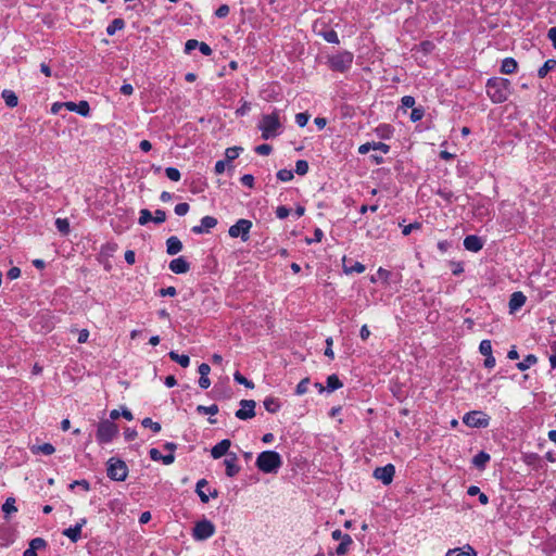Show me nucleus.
<instances>
[{
  "instance_id": "obj_7",
  "label": "nucleus",
  "mask_w": 556,
  "mask_h": 556,
  "mask_svg": "<svg viewBox=\"0 0 556 556\" xmlns=\"http://www.w3.org/2000/svg\"><path fill=\"white\" fill-rule=\"evenodd\" d=\"M463 422L470 428H486L490 425V417L481 410H471L464 415Z\"/></svg>"
},
{
  "instance_id": "obj_5",
  "label": "nucleus",
  "mask_w": 556,
  "mask_h": 556,
  "mask_svg": "<svg viewBox=\"0 0 556 556\" xmlns=\"http://www.w3.org/2000/svg\"><path fill=\"white\" fill-rule=\"evenodd\" d=\"M354 55L350 51H341L328 58V65L333 72L345 73L353 63Z\"/></svg>"
},
{
  "instance_id": "obj_44",
  "label": "nucleus",
  "mask_w": 556,
  "mask_h": 556,
  "mask_svg": "<svg viewBox=\"0 0 556 556\" xmlns=\"http://www.w3.org/2000/svg\"><path fill=\"white\" fill-rule=\"evenodd\" d=\"M308 172V163L305 160H298L295 162V173L300 176L306 175Z\"/></svg>"
},
{
  "instance_id": "obj_35",
  "label": "nucleus",
  "mask_w": 556,
  "mask_h": 556,
  "mask_svg": "<svg viewBox=\"0 0 556 556\" xmlns=\"http://www.w3.org/2000/svg\"><path fill=\"white\" fill-rule=\"evenodd\" d=\"M35 454L42 453L45 455H51L55 452V447L51 443H43L33 447Z\"/></svg>"
},
{
  "instance_id": "obj_19",
  "label": "nucleus",
  "mask_w": 556,
  "mask_h": 556,
  "mask_svg": "<svg viewBox=\"0 0 556 556\" xmlns=\"http://www.w3.org/2000/svg\"><path fill=\"white\" fill-rule=\"evenodd\" d=\"M47 546V542L42 538H35L30 540L29 546L24 551L23 556H37L38 549H43Z\"/></svg>"
},
{
  "instance_id": "obj_36",
  "label": "nucleus",
  "mask_w": 556,
  "mask_h": 556,
  "mask_svg": "<svg viewBox=\"0 0 556 556\" xmlns=\"http://www.w3.org/2000/svg\"><path fill=\"white\" fill-rule=\"evenodd\" d=\"M376 132L381 139H389L392 136L393 130L390 125L382 124L376 128Z\"/></svg>"
},
{
  "instance_id": "obj_39",
  "label": "nucleus",
  "mask_w": 556,
  "mask_h": 556,
  "mask_svg": "<svg viewBox=\"0 0 556 556\" xmlns=\"http://www.w3.org/2000/svg\"><path fill=\"white\" fill-rule=\"evenodd\" d=\"M141 425L144 428L151 429L154 433H157L161 431L162 427L160 422L153 421L150 417H146L141 420Z\"/></svg>"
},
{
  "instance_id": "obj_11",
  "label": "nucleus",
  "mask_w": 556,
  "mask_h": 556,
  "mask_svg": "<svg viewBox=\"0 0 556 556\" xmlns=\"http://www.w3.org/2000/svg\"><path fill=\"white\" fill-rule=\"evenodd\" d=\"M395 473V467L392 464H388L383 467H377L374 470V477L380 480L383 484L388 485L392 482Z\"/></svg>"
},
{
  "instance_id": "obj_6",
  "label": "nucleus",
  "mask_w": 556,
  "mask_h": 556,
  "mask_svg": "<svg viewBox=\"0 0 556 556\" xmlns=\"http://www.w3.org/2000/svg\"><path fill=\"white\" fill-rule=\"evenodd\" d=\"M106 475L113 481H125L128 476V467L124 460L111 457L108 460Z\"/></svg>"
},
{
  "instance_id": "obj_59",
  "label": "nucleus",
  "mask_w": 556,
  "mask_h": 556,
  "mask_svg": "<svg viewBox=\"0 0 556 556\" xmlns=\"http://www.w3.org/2000/svg\"><path fill=\"white\" fill-rule=\"evenodd\" d=\"M420 228H421V224L418 222H415V223L404 226L402 229V233L404 236H408L413 230L420 229Z\"/></svg>"
},
{
  "instance_id": "obj_13",
  "label": "nucleus",
  "mask_w": 556,
  "mask_h": 556,
  "mask_svg": "<svg viewBox=\"0 0 556 556\" xmlns=\"http://www.w3.org/2000/svg\"><path fill=\"white\" fill-rule=\"evenodd\" d=\"M87 523L86 518H81L75 526L66 528L62 531V534L68 538L73 543H76L81 538V529Z\"/></svg>"
},
{
  "instance_id": "obj_29",
  "label": "nucleus",
  "mask_w": 556,
  "mask_h": 556,
  "mask_svg": "<svg viewBox=\"0 0 556 556\" xmlns=\"http://www.w3.org/2000/svg\"><path fill=\"white\" fill-rule=\"evenodd\" d=\"M125 27V21L123 18H114L106 27V34L109 36L115 35L116 31L122 30Z\"/></svg>"
},
{
  "instance_id": "obj_45",
  "label": "nucleus",
  "mask_w": 556,
  "mask_h": 556,
  "mask_svg": "<svg viewBox=\"0 0 556 556\" xmlns=\"http://www.w3.org/2000/svg\"><path fill=\"white\" fill-rule=\"evenodd\" d=\"M309 382H311V381H309V378H304V379H302V380L298 383V386H296V388H295V394H296V395H303V394H305V393L307 392V390H308Z\"/></svg>"
},
{
  "instance_id": "obj_9",
  "label": "nucleus",
  "mask_w": 556,
  "mask_h": 556,
  "mask_svg": "<svg viewBox=\"0 0 556 556\" xmlns=\"http://www.w3.org/2000/svg\"><path fill=\"white\" fill-rule=\"evenodd\" d=\"M252 226L251 220L241 218L229 227L228 235L231 238H240L243 242H247L250 239V230Z\"/></svg>"
},
{
  "instance_id": "obj_49",
  "label": "nucleus",
  "mask_w": 556,
  "mask_h": 556,
  "mask_svg": "<svg viewBox=\"0 0 556 556\" xmlns=\"http://www.w3.org/2000/svg\"><path fill=\"white\" fill-rule=\"evenodd\" d=\"M479 352L486 356L489 354H492V343L490 340L485 339V340H482L479 344Z\"/></svg>"
},
{
  "instance_id": "obj_62",
  "label": "nucleus",
  "mask_w": 556,
  "mask_h": 556,
  "mask_svg": "<svg viewBox=\"0 0 556 556\" xmlns=\"http://www.w3.org/2000/svg\"><path fill=\"white\" fill-rule=\"evenodd\" d=\"M377 277L379 280H382L383 282H388L391 277V271H389L382 267H379L377 270Z\"/></svg>"
},
{
  "instance_id": "obj_58",
  "label": "nucleus",
  "mask_w": 556,
  "mask_h": 556,
  "mask_svg": "<svg viewBox=\"0 0 556 556\" xmlns=\"http://www.w3.org/2000/svg\"><path fill=\"white\" fill-rule=\"evenodd\" d=\"M229 11H230V9H229L228 4H222L215 11V15L218 18H224L229 14Z\"/></svg>"
},
{
  "instance_id": "obj_3",
  "label": "nucleus",
  "mask_w": 556,
  "mask_h": 556,
  "mask_svg": "<svg viewBox=\"0 0 556 556\" xmlns=\"http://www.w3.org/2000/svg\"><path fill=\"white\" fill-rule=\"evenodd\" d=\"M258 128L262 131V138L264 140L279 136L281 132L282 124L280 123L278 112L263 115L262 119L260 121Z\"/></svg>"
},
{
  "instance_id": "obj_53",
  "label": "nucleus",
  "mask_w": 556,
  "mask_h": 556,
  "mask_svg": "<svg viewBox=\"0 0 556 556\" xmlns=\"http://www.w3.org/2000/svg\"><path fill=\"white\" fill-rule=\"evenodd\" d=\"M371 150L380 151L383 154H387L390 151V146L383 142H371Z\"/></svg>"
},
{
  "instance_id": "obj_10",
  "label": "nucleus",
  "mask_w": 556,
  "mask_h": 556,
  "mask_svg": "<svg viewBox=\"0 0 556 556\" xmlns=\"http://www.w3.org/2000/svg\"><path fill=\"white\" fill-rule=\"evenodd\" d=\"M240 408L235 413V416L240 420H248L255 416L256 403L253 400H241Z\"/></svg>"
},
{
  "instance_id": "obj_23",
  "label": "nucleus",
  "mask_w": 556,
  "mask_h": 556,
  "mask_svg": "<svg viewBox=\"0 0 556 556\" xmlns=\"http://www.w3.org/2000/svg\"><path fill=\"white\" fill-rule=\"evenodd\" d=\"M342 387H343V383L341 382V380L339 379V377L336 374H332L327 377V380H326L327 392H329V393L334 392L336 390H338Z\"/></svg>"
},
{
  "instance_id": "obj_14",
  "label": "nucleus",
  "mask_w": 556,
  "mask_h": 556,
  "mask_svg": "<svg viewBox=\"0 0 556 556\" xmlns=\"http://www.w3.org/2000/svg\"><path fill=\"white\" fill-rule=\"evenodd\" d=\"M224 464L226 467V476L229 478L237 476L241 470V467L238 465V457L235 453H229Z\"/></svg>"
},
{
  "instance_id": "obj_17",
  "label": "nucleus",
  "mask_w": 556,
  "mask_h": 556,
  "mask_svg": "<svg viewBox=\"0 0 556 556\" xmlns=\"http://www.w3.org/2000/svg\"><path fill=\"white\" fill-rule=\"evenodd\" d=\"M168 267L174 274H186L190 269V264L180 256L172 260Z\"/></svg>"
},
{
  "instance_id": "obj_50",
  "label": "nucleus",
  "mask_w": 556,
  "mask_h": 556,
  "mask_svg": "<svg viewBox=\"0 0 556 556\" xmlns=\"http://www.w3.org/2000/svg\"><path fill=\"white\" fill-rule=\"evenodd\" d=\"M425 115V109L422 106L413 108L409 118L412 122L420 121Z\"/></svg>"
},
{
  "instance_id": "obj_32",
  "label": "nucleus",
  "mask_w": 556,
  "mask_h": 556,
  "mask_svg": "<svg viewBox=\"0 0 556 556\" xmlns=\"http://www.w3.org/2000/svg\"><path fill=\"white\" fill-rule=\"evenodd\" d=\"M55 227L60 233L67 236L71 231L70 222L67 218H56Z\"/></svg>"
},
{
  "instance_id": "obj_34",
  "label": "nucleus",
  "mask_w": 556,
  "mask_h": 556,
  "mask_svg": "<svg viewBox=\"0 0 556 556\" xmlns=\"http://www.w3.org/2000/svg\"><path fill=\"white\" fill-rule=\"evenodd\" d=\"M2 511L4 513L5 517H8L12 513H16L17 508L15 506V498L14 497H8L5 502L2 505Z\"/></svg>"
},
{
  "instance_id": "obj_41",
  "label": "nucleus",
  "mask_w": 556,
  "mask_h": 556,
  "mask_svg": "<svg viewBox=\"0 0 556 556\" xmlns=\"http://www.w3.org/2000/svg\"><path fill=\"white\" fill-rule=\"evenodd\" d=\"M321 36L329 43L338 45L340 42L338 34L333 29H329V30L321 33Z\"/></svg>"
},
{
  "instance_id": "obj_16",
  "label": "nucleus",
  "mask_w": 556,
  "mask_h": 556,
  "mask_svg": "<svg viewBox=\"0 0 556 556\" xmlns=\"http://www.w3.org/2000/svg\"><path fill=\"white\" fill-rule=\"evenodd\" d=\"M463 244L467 251L479 252L483 248V240L476 235H469L465 237Z\"/></svg>"
},
{
  "instance_id": "obj_18",
  "label": "nucleus",
  "mask_w": 556,
  "mask_h": 556,
  "mask_svg": "<svg viewBox=\"0 0 556 556\" xmlns=\"http://www.w3.org/2000/svg\"><path fill=\"white\" fill-rule=\"evenodd\" d=\"M527 301L526 295L521 291H516L510 295L508 306L510 313H514L521 308Z\"/></svg>"
},
{
  "instance_id": "obj_21",
  "label": "nucleus",
  "mask_w": 556,
  "mask_h": 556,
  "mask_svg": "<svg viewBox=\"0 0 556 556\" xmlns=\"http://www.w3.org/2000/svg\"><path fill=\"white\" fill-rule=\"evenodd\" d=\"M490 458L491 457L486 452L481 451L473 456L471 463L476 468L483 470L486 464L490 462Z\"/></svg>"
},
{
  "instance_id": "obj_52",
  "label": "nucleus",
  "mask_w": 556,
  "mask_h": 556,
  "mask_svg": "<svg viewBox=\"0 0 556 556\" xmlns=\"http://www.w3.org/2000/svg\"><path fill=\"white\" fill-rule=\"evenodd\" d=\"M254 151L260 155H269L273 151V148L270 144L263 143L255 147Z\"/></svg>"
},
{
  "instance_id": "obj_61",
  "label": "nucleus",
  "mask_w": 556,
  "mask_h": 556,
  "mask_svg": "<svg viewBox=\"0 0 556 556\" xmlns=\"http://www.w3.org/2000/svg\"><path fill=\"white\" fill-rule=\"evenodd\" d=\"M290 214V208H288L287 206L285 205H281V206H278L276 208V216L277 218L279 219H285L289 216Z\"/></svg>"
},
{
  "instance_id": "obj_8",
  "label": "nucleus",
  "mask_w": 556,
  "mask_h": 556,
  "mask_svg": "<svg viewBox=\"0 0 556 556\" xmlns=\"http://www.w3.org/2000/svg\"><path fill=\"white\" fill-rule=\"evenodd\" d=\"M215 533V526L208 519L198 521L192 530V536L197 541H205Z\"/></svg>"
},
{
  "instance_id": "obj_38",
  "label": "nucleus",
  "mask_w": 556,
  "mask_h": 556,
  "mask_svg": "<svg viewBox=\"0 0 556 556\" xmlns=\"http://www.w3.org/2000/svg\"><path fill=\"white\" fill-rule=\"evenodd\" d=\"M197 412L201 415H211L214 416L218 413V406L216 404H212L210 406L198 405Z\"/></svg>"
},
{
  "instance_id": "obj_55",
  "label": "nucleus",
  "mask_w": 556,
  "mask_h": 556,
  "mask_svg": "<svg viewBox=\"0 0 556 556\" xmlns=\"http://www.w3.org/2000/svg\"><path fill=\"white\" fill-rule=\"evenodd\" d=\"M189 204L184 202V203H178L176 206H175V213L178 215V216H185L188 212H189Z\"/></svg>"
},
{
  "instance_id": "obj_47",
  "label": "nucleus",
  "mask_w": 556,
  "mask_h": 556,
  "mask_svg": "<svg viewBox=\"0 0 556 556\" xmlns=\"http://www.w3.org/2000/svg\"><path fill=\"white\" fill-rule=\"evenodd\" d=\"M438 194L447 203H453L457 201V197H455V194L451 190L440 189L438 191Z\"/></svg>"
},
{
  "instance_id": "obj_20",
  "label": "nucleus",
  "mask_w": 556,
  "mask_h": 556,
  "mask_svg": "<svg viewBox=\"0 0 556 556\" xmlns=\"http://www.w3.org/2000/svg\"><path fill=\"white\" fill-rule=\"evenodd\" d=\"M184 245L180 239L176 236H172L166 240V253L168 255H176L182 250Z\"/></svg>"
},
{
  "instance_id": "obj_26",
  "label": "nucleus",
  "mask_w": 556,
  "mask_h": 556,
  "mask_svg": "<svg viewBox=\"0 0 556 556\" xmlns=\"http://www.w3.org/2000/svg\"><path fill=\"white\" fill-rule=\"evenodd\" d=\"M538 363V357L534 354H528L521 362L516 364V367L520 371L529 369L531 366Z\"/></svg>"
},
{
  "instance_id": "obj_4",
  "label": "nucleus",
  "mask_w": 556,
  "mask_h": 556,
  "mask_svg": "<svg viewBox=\"0 0 556 556\" xmlns=\"http://www.w3.org/2000/svg\"><path fill=\"white\" fill-rule=\"evenodd\" d=\"M118 427L112 420L103 419L98 424L96 440L99 444H109L118 434Z\"/></svg>"
},
{
  "instance_id": "obj_40",
  "label": "nucleus",
  "mask_w": 556,
  "mask_h": 556,
  "mask_svg": "<svg viewBox=\"0 0 556 556\" xmlns=\"http://www.w3.org/2000/svg\"><path fill=\"white\" fill-rule=\"evenodd\" d=\"M75 112L84 117H87L90 113V105L87 101L81 100L76 103Z\"/></svg>"
},
{
  "instance_id": "obj_27",
  "label": "nucleus",
  "mask_w": 556,
  "mask_h": 556,
  "mask_svg": "<svg viewBox=\"0 0 556 556\" xmlns=\"http://www.w3.org/2000/svg\"><path fill=\"white\" fill-rule=\"evenodd\" d=\"M168 356L172 361L178 363L184 368L188 367L190 364V357L186 354H178L175 351H170Z\"/></svg>"
},
{
  "instance_id": "obj_42",
  "label": "nucleus",
  "mask_w": 556,
  "mask_h": 556,
  "mask_svg": "<svg viewBox=\"0 0 556 556\" xmlns=\"http://www.w3.org/2000/svg\"><path fill=\"white\" fill-rule=\"evenodd\" d=\"M277 179L283 182L291 181L294 177L293 172L291 169H280L277 172Z\"/></svg>"
},
{
  "instance_id": "obj_63",
  "label": "nucleus",
  "mask_w": 556,
  "mask_h": 556,
  "mask_svg": "<svg viewBox=\"0 0 556 556\" xmlns=\"http://www.w3.org/2000/svg\"><path fill=\"white\" fill-rule=\"evenodd\" d=\"M240 181L243 186L248 187V188H253L254 186V177L253 175L251 174H244L241 178H240Z\"/></svg>"
},
{
  "instance_id": "obj_43",
  "label": "nucleus",
  "mask_w": 556,
  "mask_h": 556,
  "mask_svg": "<svg viewBox=\"0 0 556 556\" xmlns=\"http://www.w3.org/2000/svg\"><path fill=\"white\" fill-rule=\"evenodd\" d=\"M233 379L237 383L243 384L244 387H247L249 389L254 388V383L251 380L247 379L244 376H242L239 371H236L233 374Z\"/></svg>"
},
{
  "instance_id": "obj_25",
  "label": "nucleus",
  "mask_w": 556,
  "mask_h": 556,
  "mask_svg": "<svg viewBox=\"0 0 556 556\" xmlns=\"http://www.w3.org/2000/svg\"><path fill=\"white\" fill-rule=\"evenodd\" d=\"M1 97L9 108L17 106L18 98L13 90L4 89L1 93Z\"/></svg>"
},
{
  "instance_id": "obj_1",
  "label": "nucleus",
  "mask_w": 556,
  "mask_h": 556,
  "mask_svg": "<svg viewBox=\"0 0 556 556\" xmlns=\"http://www.w3.org/2000/svg\"><path fill=\"white\" fill-rule=\"evenodd\" d=\"M485 92L493 103H503L510 96V81L503 77H491L486 80Z\"/></svg>"
},
{
  "instance_id": "obj_46",
  "label": "nucleus",
  "mask_w": 556,
  "mask_h": 556,
  "mask_svg": "<svg viewBox=\"0 0 556 556\" xmlns=\"http://www.w3.org/2000/svg\"><path fill=\"white\" fill-rule=\"evenodd\" d=\"M166 177L172 181H179L180 180V172L176 167H166L165 168Z\"/></svg>"
},
{
  "instance_id": "obj_22",
  "label": "nucleus",
  "mask_w": 556,
  "mask_h": 556,
  "mask_svg": "<svg viewBox=\"0 0 556 556\" xmlns=\"http://www.w3.org/2000/svg\"><path fill=\"white\" fill-rule=\"evenodd\" d=\"M518 68V63L514 58H505L501 64V73L514 74Z\"/></svg>"
},
{
  "instance_id": "obj_51",
  "label": "nucleus",
  "mask_w": 556,
  "mask_h": 556,
  "mask_svg": "<svg viewBox=\"0 0 556 556\" xmlns=\"http://www.w3.org/2000/svg\"><path fill=\"white\" fill-rule=\"evenodd\" d=\"M308 119H309V114L306 112L298 113L295 115V123L298 124L299 127L306 126Z\"/></svg>"
},
{
  "instance_id": "obj_54",
  "label": "nucleus",
  "mask_w": 556,
  "mask_h": 556,
  "mask_svg": "<svg viewBox=\"0 0 556 556\" xmlns=\"http://www.w3.org/2000/svg\"><path fill=\"white\" fill-rule=\"evenodd\" d=\"M332 344H333V340L331 337H328L326 339V349H325V356L329 357L330 359H333L334 358V353H333V350H332Z\"/></svg>"
},
{
  "instance_id": "obj_56",
  "label": "nucleus",
  "mask_w": 556,
  "mask_h": 556,
  "mask_svg": "<svg viewBox=\"0 0 556 556\" xmlns=\"http://www.w3.org/2000/svg\"><path fill=\"white\" fill-rule=\"evenodd\" d=\"M166 220V213L163 210H156L154 212V216H152V222L155 224H162Z\"/></svg>"
},
{
  "instance_id": "obj_28",
  "label": "nucleus",
  "mask_w": 556,
  "mask_h": 556,
  "mask_svg": "<svg viewBox=\"0 0 556 556\" xmlns=\"http://www.w3.org/2000/svg\"><path fill=\"white\" fill-rule=\"evenodd\" d=\"M556 68V60L548 59L544 62V64L539 68L538 76L540 78H544L551 71Z\"/></svg>"
},
{
  "instance_id": "obj_48",
  "label": "nucleus",
  "mask_w": 556,
  "mask_h": 556,
  "mask_svg": "<svg viewBox=\"0 0 556 556\" xmlns=\"http://www.w3.org/2000/svg\"><path fill=\"white\" fill-rule=\"evenodd\" d=\"M149 222H152V214L148 208H142L140 211V216H139L138 223H139V225L144 226Z\"/></svg>"
},
{
  "instance_id": "obj_30",
  "label": "nucleus",
  "mask_w": 556,
  "mask_h": 556,
  "mask_svg": "<svg viewBox=\"0 0 556 556\" xmlns=\"http://www.w3.org/2000/svg\"><path fill=\"white\" fill-rule=\"evenodd\" d=\"M352 544H353V540L351 536L343 538V541H340V544L336 548V555L337 556L345 555L349 552L350 546Z\"/></svg>"
},
{
  "instance_id": "obj_60",
  "label": "nucleus",
  "mask_w": 556,
  "mask_h": 556,
  "mask_svg": "<svg viewBox=\"0 0 556 556\" xmlns=\"http://www.w3.org/2000/svg\"><path fill=\"white\" fill-rule=\"evenodd\" d=\"M199 46V41L197 39H189L185 43V53L190 54L194 49Z\"/></svg>"
},
{
  "instance_id": "obj_37",
  "label": "nucleus",
  "mask_w": 556,
  "mask_h": 556,
  "mask_svg": "<svg viewBox=\"0 0 556 556\" xmlns=\"http://www.w3.org/2000/svg\"><path fill=\"white\" fill-rule=\"evenodd\" d=\"M242 151H243V149L241 147L227 148L225 151L226 161L231 162V161L236 160Z\"/></svg>"
},
{
  "instance_id": "obj_2",
  "label": "nucleus",
  "mask_w": 556,
  "mask_h": 556,
  "mask_svg": "<svg viewBox=\"0 0 556 556\" xmlns=\"http://www.w3.org/2000/svg\"><path fill=\"white\" fill-rule=\"evenodd\" d=\"M255 466L264 473H277L282 466V457L276 451H264L257 455Z\"/></svg>"
},
{
  "instance_id": "obj_12",
  "label": "nucleus",
  "mask_w": 556,
  "mask_h": 556,
  "mask_svg": "<svg viewBox=\"0 0 556 556\" xmlns=\"http://www.w3.org/2000/svg\"><path fill=\"white\" fill-rule=\"evenodd\" d=\"M217 225V219L213 216H204L200 225L193 226L191 231L195 235L208 233Z\"/></svg>"
},
{
  "instance_id": "obj_15",
  "label": "nucleus",
  "mask_w": 556,
  "mask_h": 556,
  "mask_svg": "<svg viewBox=\"0 0 556 556\" xmlns=\"http://www.w3.org/2000/svg\"><path fill=\"white\" fill-rule=\"evenodd\" d=\"M230 446H231L230 440L224 439L211 448V456L214 459H219L225 455L228 457V454L230 453V452H228Z\"/></svg>"
},
{
  "instance_id": "obj_57",
  "label": "nucleus",
  "mask_w": 556,
  "mask_h": 556,
  "mask_svg": "<svg viewBox=\"0 0 556 556\" xmlns=\"http://www.w3.org/2000/svg\"><path fill=\"white\" fill-rule=\"evenodd\" d=\"M251 110V105L248 101H243L241 105L236 110L237 116H244L249 113Z\"/></svg>"
},
{
  "instance_id": "obj_33",
  "label": "nucleus",
  "mask_w": 556,
  "mask_h": 556,
  "mask_svg": "<svg viewBox=\"0 0 556 556\" xmlns=\"http://www.w3.org/2000/svg\"><path fill=\"white\" fill-rule=\"evenodd\" d=\"M365 269H366L365 265H363L359 262H354V264L351 266L343 264V271L348 275L353 274V273L362 274L365 271Z\"/></svg>"
},
{
  "instance_id": "obj_24",
  "label": "nucleus",
  "mask_w": 556,
  "mask_h": 556,
  "mask_svg": "<svg viewBox=\"0 0 556 556\" xmlns=\"http://www.w3.org/2000/svg\"><path fill=\"white\" fill-rule=\"evenodd\" d=\"M263 404H264L265 409L271 414L277 413L281 407L280 401L277 397H273V396L266 397L264 400Z\"/></svg>"
},
{
  "instance_id": "obj_31",
  "label": "nucleus",
  "mask_w": 556,
  "mask_h": 556,
  "mask_svg": "<svg viewBox=\"0 0 556 556\" xmlns=\"http://www.w3.org/2000/svg\"><path fill=\"white\" fill-rule=\"evenodd\" d=\"M206 485H207V481L205 479L199 480L195 485V492L202 503H207L210 501V496L204 492V488Z\"/></svg>"
},
{
  "instance_id": "obj_64",
  "label": "nucleus",
  "mask_w": 556,
  "mask_h": 556,
  "mask_svg": "<svg viewBox=\"0 0 556 556\" xmlns=\"http://www.w3.org/2000/svg\"><path fill=\"white\" fill-rule=\"evenodd\" d=\"M460 556H478L477 552L469 545L466 544L459 552Z\"/></svg>"
}]
</instances>
